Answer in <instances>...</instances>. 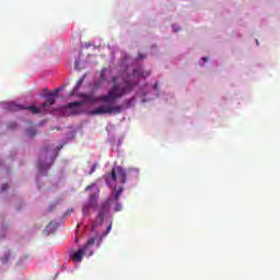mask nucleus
<instances>
[{
	"label": "nucleus",
	"instance_id": "nucleus-26",
	"mask_svg": "<svg viewBox=\"0 0 280 280\" xmlns=\"http://www.w3.org/2000/svg\"><path fill=\"white\" fill-rule=\"evenodd\" d=\"M96 198H97V196H95V194H92V195L90 196L91 202H94V200H96Z\"/></svg>",
	"mask_w": 280,
	"mask_h": 280
},
{
	"label": "nucleus",
	"instance_id": "nucleus-6",
	"mask_svg": "<svg viewBox=\"0 0 280 280\" xmlns=\"http://www.w3.org/2000/svg\"><path fill=\"white\" fill-rule=\"evenodd\" d=\"M27 110H31V113H33V115H48V113H52V108L49 106H45V103L40 104L38 107L31 105L26 108Z\"/></svg>",
	"mask_w": 280,
	"mask_h": 280
},
{
	"label": "nucleus",
	"instance_id": "nucleus-16",
	"mask_svg": "<svg viewBox=\"0 0 280 280\" xmlns=\"http://www.w3.org/2000/svg\"><path fill=\"white\" fill-rule=\"evenodd\" d=\"M122 191L124 188H119L114 195V200H119V196H121Z\"/></svg>",
	"mask_w": 280,
	"mask_h": 280
},
{
	"label": "nucleus",
	"instance_id": "nucleus-22",
	"mask_svg": "<svg viewBox=\"0 0 280 280\" xmlns=\"http://www.w3.org/2000/svg\"><path fill=\"white\" fill-rule=\"evenodd\" d=\"M101 82H105L106 81V77L104 75V71L101 72Z\"/></svg>",
	"mask_w": 280,
	"mask_h": 280
},
{
	"label": "nucleus",
	"instance_id": "nucleus-31",
	"mask_svg": "<svg viewBox=\"0 0 280 280\" xmlns=\"http://www.w3.org/2000/svg\"><path fill=\"white\" fill-rule=\"evenodd\" d=\"M116 211H121V206H117Z\"/></svg>",
	"mask_w": 280,
	"mask_h": 280
},
{
	"label": "nucleus",
	"instance_id": "nucleus-33",
	"mask_svg": "<svg viewBox=\"0 0 280 280\" xmlns=\"http://www.w3.org/2000/svg\"><path fill=\"white\" fill-rule=\"evenodd\" d=\"M113 82H117V77H113Z\"/></svg>",
	"mask_w": 280,
	"mask_h": 280
},
{
	"label": "nucleus",
	"instance_id": "nucleus-8",
	"mask_svg": "<svg viewBox=\"0 0 280 280\" xmlns=\"http://www.w3.org/2000/svg\"><path fill=\"white\" fill-rule=\"evenodd\" d=\"M82 106H84V102H73L66 105V108L70 110V115H81L82 113Z\"/></svg>",
	"mask_w": 280,
	"mask_h": 280
},
{
	"label": "nucleus",
	"instance_id": "nucleus-27",
	"mask_svg": "<svg viewBox=\"0 0 280 280\" xmlns=\"http://www.w3.org/2000/svg\"><path fill=\"white\" fill-rule=\"evenodd\" d=\"M143 58H145V55H143V54H138V60H143Z\"/></svg>",
	"mask_w": 280,
	"mask_h": 280
},
{
	"label": "nucleus",
	"instance_id": "nucleus-30",
	"mask_svg": "<svg viewBox=\"0 0 280 280\" xmlns=\"http://www.w3.org/2000/svg\"><path fill=\"white\" fill-rule=\"evenodd\" d=\"M131 172H135L136 174H139V170H137V168L131 170Z\"/></svg>",
	"mask_w": 280,
	"mask_h": 280
},
{
	"label": "nucleus",
	"instance_id": "nucleus-11",
	"mask_svg": "<svg viewBox=\"0 0 280 280\" xmlns=\"http://www.w3.org/2000/svg\"><path fill=\"white\" fill-rule=\"evenodd\" d=\"M86 253H89L86 249H84V247L79 248L73 255H72V259L73 261H82V258L84 257V255H86Z\"/></svg>",
	"mask_w": 280,
	"mask_h": 280
},
{
	"label": "nucleus",
	"instance_id": "nucleus-2",
	"mask_svg": "<svg viewBox=\"0 0 280 280\" xmlns=\"http://www.w3.org/2000/svg\"><path fill=\"white\" fill-rule=\"evenodd\" d=\"M109 211H110V199H107L98 208L97 220L92 223V231H95L97 226H102V224H104V218H106Z\"/></svg>",
	"mask_w": 280,
	"mask_h": 280
},
{
	"label": "nucleus",
	"instance_id": "nucleus-23",
	"mask_svg": "<svg viewBox=\"0 0 280 280\" xmlns=\"http://www.w3.org/2000/svg\"><path fill=\"white\" fill-rule=\"evenodd\" d=\"M95 170H97V165H96V164H94V165L91 167L90 174L95 173Z\"/></svg>",
	"mask_w": 280,
	"mask_h": 280
},
{
	"label": "nucleus",
	"instance_id": "nucleus-35",
	"mask_svg": "<svg viewBox=\"0 0 280 280\" xmlns=\"http://www.w3.org/2000/svg\"><path fill=\"white\" fill-rule=\"evenodd\" d=\"M44 92H47V89H44Z\"/></svg>",
	"mask_w": 280,
	"mask_h": 280
},
{
	"label": "nucleus",
	"instance_id": "nucleus-4",
	"mask_svg": "<svg viewBox=\"0 0 280 280\" xmlns=\"http://www.w3.org/2000/svg\"><path fill=\"white\" fill-rule=\"evenodd\" d=\"M47 152H49V148H45L42 150V156L39 158V170L40 172H45L54 165V155H49L47 160Z\"/></svg>",
	"mask_w": 280,
	"mask_h": 280
},
{
	"label": "nucleus",
	"instance_id": "nucleus-17",
	"mask_svg": "<svg viewBox=\"0 0 280 280\" xmlns=\"http://www.w3.org/2000/svg\"><path fill=\"white\" fill-rule=\"evenodd\" d=\"M10 108H11V110H23V108H25V107H23L21 105H11Z\"/></svg>",
	"mask_w": 280,
	"mask_h": 280
},
{
	"label": "nucleus",
	"instance_id": "nucleus-1",
	"mask_svg": "<svg viewBox=\"0 0 280 280\" xmlns=\"http://www.w3.org/2000/svg\"><path fill=\"white\" fill-rule=\"evenodd\" d=\"M133 89L135 84H132L130 81H125V85H121V83H116L106 95H101L98 100L100 102H103V104H115V102H117V100H121L124 95L132 93Z\"/></svg>",
	"mask_w": 280,
	"mask_h": 280
},
{
	"label": "nucleus",
	"instance_id": "nucleus-10",
	"mask_svg": "<svg viewBox=\"0 0 280 280\" xmlns=\"http://www.w3.org/2000/svg\"><path fill=\"white\" fill-rule=\"evenodd\" d=\"M135 97L131 98H127L122 102L121 105H116V107H120L121 108V113H124V110L128 109V108H132V106H135Z\"/></svg>",
	"mask_w": 280,
	"mask_h": 280
},
{
	"label": "nucleus",
	"instance_id": "nucleus-7",
	"mask_svg": "<svg viewBox=\"0 0 280 280\" xmlns=\"http://www.w3.org/2000/svg\"><path fill=\"white\" fill-rule=\"evenodd\" d=\"M59 93H60V90L56 89L51 93L43 94L42 97L46 98V102H44V106H48V108H51V106L56 104V97H58Z\"/></svg>",
	"mask_w": 280,
	"mask_h": 280
},
{
	"label": "nucleus",
	"instance_id": "nucleus-20",
	"mask_svg": "<svg viewBox=\"0 0 280 280\" xmlns=\"http://www.w3.org/2000/svg\"><path fill=\"white\" fill-rule=\"evenodd\" d=\"M10 259V252L4 254V257L2 258V261H8Z\"/></svg>",
	"mask_w": 280,
	"mask_h": 280
},
{
	"label": "nucleus",
	"instance_id": "nucleus-3",
	"mask_svg": "<svg viewBox=\"0 0 280 280\" xmlns=\"http://www.w3.org/2000/svg\"><path fill=\"white\" fill-rule=\"evenodd\" d=\"M119 115L121 114V107H115V106H100L90 112V115L92 117H95L97 115Z\"/></svg>",
	"mask_w": 280,
	"mask_h": 280
},
{
	"label": "nucleus",
	"instance_id": "nucleus-34",
	"mask_svg": "<svg viewBox=\"0 0 280 280\" xmlns=\"http://www.w3.org/2000/svg\"><path fill=\"white\" fill-rule=\"evenodd\" d=\"M89 255H90V256L93 255V252H89Z\"/></svg>",
	"mask_w": 280,
	"mask_h": 280
},
{
	"label": "nucleus",
	"instance_id": "nucleus-21",
	"mask_svg": "<svg viewBox=\"0 0 280 280\" xmlns=\"http://www.w3.org/2000/svg\"><path fill=\"white\" fill-rule=\"evenodd\" d=\"M95 187V184L89 185L85 187V191H91Z\"/></svg>",
	"mask_w": 280,
	"mask_h": 280
},
{
	"label": "nucleus",
	"instance_id": "nucleus-24",
	"mask_svg": "<svg viewBox=\"0 0 280 280\" xmlns=\"http://www.w3.org/2000/svg\"><path fill=\"white\" fill-rule=\"evenodd\" d=\"M9 128H10L11 130H13L14 128H16V122H10V124H9Z\"/></svg>",
	"mask_w": 280,
	"mask_h": 280
},
{
	"label": "nucleus",
	"instance_id": "nucleus-29",
	"mask_svg": "<svg viewBox=\"0 0 280 280\" xmlns=\"http://www.w3.org/2000/svg\"><path fill=\"white\" fill-rule=\"evenodd\" d=\"M201 60H202L203 62H207V60H209V58L203 57V58H201Z\"/></svg>",
	"mask_w": 280,
	"mask_h": 280
},
{
	"label": "nucleus",
	"instance_id": "nucleus-19",
	"mask_svg": "<svg viewBox=\"0 0 280 280\" xmlns=\"http://www.w3.org/2000/svg\"><path fill=\"white\" fill-rule=\"evenodd\" d=\"M9 185L8 184H3L2 186H1V192L3 194V191H8V189H9Z\"/></svg>",
	"mask_w": 280,
	"mask_h": 280
},
{
	"label": "nucleus",
	"instance_id": "nucleus-28",
	"mask_svg": "<svg viewBox=\"0 0 280 280\" xmlns=\"http://www.w3.org/2000/svg\"><path fill=\"white\" fill-rule=\"evenodd\" d=\"M153 90H154V91H158V90H159V83H154Z\"/></svg>",
	"mask_w": 280,
	"mask_h": 280
},
{
	"label": "nucleus",
	"instance_id": "nucleus-15",
	"mask_svg": "<svg viewBox=\"0 0 280 280\" xmlns=\"http://www.w3.org/2000/svg\"><path fill=\"white\" fill-rule=\"evenodd\" d=\"M26 136L27 137H36V129H34V128H28V129H26Z\"/></svg>",
	"mask_w": 280,
	"mask_h": 280
},
{
	"label": "nucleus",
	"instance_id": "nucleus-5",
	"mask_svg": "<svg viewBox=\"0 0 280 280\" xmlns=\"http://www.w3.org/2000/svg\"><path fill=\"white\" fill-rule=\"evenodd\" d=\"M109 178L114 183L118 180L121 185H125L126 178H127L126 170L121 166H117L116 168H113Z\"/></svg>",
	"mask_w": 280,
	"mask_h": 280
},
{
	"label": "nucleus",
	"instance_id": "nucleus-9",
	"mask_svg": "<svg viewBox=\"0 0 280 280\" xmlns=\"http://www.w3.org/2000/svg\"><path fill=\"white\" fill-rule=\"evenodd\" d=\"M78 97H81L83 101L80 102H84V104H96L97 102V98H95L91 93H80Z\"/></svg>",
	"mask_w": 280,
	"mask_h": 280
},
{
	"label": "nucleus",
	"instance_id": "nucleus-32",
	"mask_svg": "<svg viewBox=\"0 0 280 280\" xmlns=\"http://www.w3.org/2000/svg\"><path fill=\"white\" fill-rule=\"evenodd\" d=\"M95 89H100V85L97 83H94Z\"/></svg>",
	"mask_w": 280,
	"mask_h": 280
},
{
	"label": "nucleus",
	"instance_id": "nucleus-12",
	"mask_svg": "<svg viewBox=\"0 0 280 280\" xmlns=\"http://www.w3.org/2000/svg\"><path fill=\"white\" fill-rule=\"evenodd\" d=\"M150 73H152V71H143L141 68H136L133 69V77L135 78H148V75H150Z\"/></svg>",
	"mask_w": 280,
	"mask_h": 280
},
{
	"label": "nucleus",
	"instance_id": "nucleus-14",
	"mask_svg": "<svg viewBox=\"0 0 280 280\" xmlns=\"http://www.w3.org/2000/svg\"><path fill=\"white\" fill-rule=\"evenodd\" d=\"M93 244H95V237H92V238L88 240V242H86V244L83 246V248L89 252V246H93Z\"/></svg>",
	"mask_w": 280,
	"mask_h": 280
},
{
	"label": "nucleus",
	"instance_id": "nucleus-13",
	"mask_svg": "<svg viewBox=\"0 0 280 280\" xmlns=\"http://www.w3.org/2000/svg\"><path fill=\"white\" fill-rule=\"evenodd\" d=\"M86 80V74H83L77 82V84L74 85L71 95H73V93H75V91H78L80 89V86H82V84H84V81Z\"/></svg>",
	"mask_w": 280,
	"mask_h": 280
},
{
	"label": "nucleus",
	"instance_id": "nucleus-25",
	"mask_svg": "<svg viewBox=\"0 0 280 280\" xmlns=\"http://www.w3.org/2000/svg\"><path fill=\"white\" fill-rule=\"evenodd\" d=\"M110 231H113V224L108 225L107 231L104 235H107L108 233H110Z\"/></svg>",
	"mask_w": 280,
	"mask_h": 280
},
{
	"label": "nucleus",
	"instance_id": "nucleus-18",
	"mask_svg": "<svg viewBox=\"0 0 280 280\" xmlns=\"http://www.w3.org/2000/svg\"><path fill=\"white\" fill-rule=\"evenodd\" d=\"M89 209H90V207L88 205L83 206V208H82L83 215H86V213H89Z\"/></svg>",
	"mask_w": 280,
	"mask_h": 280
}]
</instances>
